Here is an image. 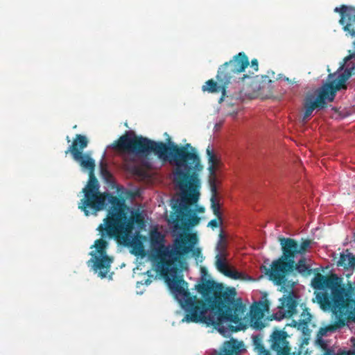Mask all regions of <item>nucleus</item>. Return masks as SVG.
Returning a JSON list of instances; mask_svg holds the SVG:
<instances>
[{
	"mask_svg": "<svg viewBox=\"0 0 355 355\" xmlns=\"http://www.w3.org/2000/svg\"><path fill=\"white\" fill-rule=\"evenodd\" d=\"M121 157L124 168L139 175L141 168H151L154 164L150 158L154 152L160 160L171 166L173 180L178 198L171 200H198L200 182L198 178L202 166L196 149L190 144L178 146L156 142L143 137H137L132 130H127L118 140L107 146Z\"/></svg>",
	"mask_w": 355,
	"mask_h": 355,
	"instance_id": "1",
	"label": "nucleus"
},
{
	"mask_svg": "<svg viewBox=\"0 0 355 355\" xmlns=\"http://www.w3.org/2000/svg\"><path fill=\"white\" fill-rule=\"evenodd\" d=\"M205 275V270L202 269L198 284L195 285L205 304L190 296L188 284L184 280H167L171 293L185 312L182 322L214 326L223 336L241 329L240 321L245 306L241 297H236L235 288L225 287L220 283L207 279Z\"/></svg>",
	"mask_w": 355,
	"mask_h": 355,
	"instance_id": "2",
	"label": "nucleus"
},
{
	"mask_svg": "<svg viewBox=\"0 0 355 355\" xmlns=\"http://www.w3.org/2000/svg\"><path fill=\"white\" fill-rule=\"evenodd\" d=\"M126 201H81L78 208L85 216L95 215L105 210L109 205L107 217L97 230L102 238H112L123 234L121 243L131 248V253L139 256L143 252L140 232L146 227L144 216L139 209H134L125 205Z\"/></svg>",
	"mask_w": 355,
	"mask_h": 355,
	"instance_id": "3",
	"label": "nucleus"
},
{
	"mask_svg": "<svg viewBox=\"0 0 355 355\" xmlns=\"http://www.w3.org/2000/svg\"><path fill=\"white\" fill-rule=\"evenodd\" d=\"M198 201H170L172 207L178 206L177 217L170 222L171 234L175 238L173 243L164 245L153 257L157 261L156 266L164 272H170L175 277L177 267L180 260L187 253L193 251L196 245L195 236L188 234L183 236L186 230H189L198 221L196 213L191 211L188 205Z\"/></svg>",
	"mask_w": 355,
	"mask_h": 355,
	"instance_id": "4",
	"label": "nucleus"
},
{
	"mask_svg": "<svg viewBox=\"0 0 355 355\" xmlns=\"http://www.w3.org/2000/svg\"><path fill=\"white\" fill-rule=\"evenodd\" d=\"M279 242L282 255L272 262L271 268L262 266L261 270L275 285L285 286L287 282L286 274L293 270L295 255L298 254L297 243L293 239L285 237L279 238Z\"/></svg>",
	"mask_w": 355,
	"mask_h": 355,
	"instance_id": "5",
	"label": "nucleus"
},
{
	"mask_svg": "<svg viewBox=\"0 0 355 355\" xmlns=\"http://www.w3.org/2000/svg\"><path fill=\"white\" fill-rule=\"evenodd\" d=\"M71 155L82 168L85 171H87L89 173L88 182L83 190L85 200H105L98 196L100 186L94 175L95 169L94 159L91 157L89 154H83L81 151H74Z\"/></svg>",
	"mask_w": 355,
	"mask_h": 355,
	"instance_id": "6",
	"label": "nucleus"
},
{
	"mask_svg": "<svg viewBox=\"0 0 355 355\" xmlns=\"http://www.w3.org/2000/svg\"><path fill=\"white\" fill-rule=\"evenodd\" d=\"M107 245V242L103 239L95 241L92 248H95L98 254L94 251L90 252L92 258L87 261V265L92 264V269L102 279L106 277L113 261L105 252Z\"/></svg>",
	"mask_w": 355,
	"mask_h": 355,
	"instance_id": "7",
	"label": "nucleus"
},
{
	"mask_svg": "<svg viewBox=\"0 0 355 355\" xmlns=\"http://www.w3.org/2000/svg\"><path fill=\"white\" fill-rule=\"evenodd\" d=\"M249 64L248 59L243 53H239L229 62H225L218 71L217 80L223 85L230 83L235 73L243 71Z\"/></svg>",
	"mask_w": 355,
	"mask_h": 355,
	"instance_id": "8",
	"label": "nucleus"
},
{
	"mask_svg": "<svg viewBox=\"0 0 355 355\" xmlns=\"http://www.w3.org/2000/svg\"><path fill=\"white\" fill-rule=\"evenodd\" d=\"M346 292L341 283L334 288L329 295L328 293H319L316 298L321 304V306L328 309H340L344 303Z\"/></svg>",
	"mask_w": 355,
	"mask_h": 355,
	"instance_id": "9",
	"label": "nucleus"
},
{
	"mask_svg": "<svg viewBox=\"0 0 355 355\" xmlns=\"http://www.w3.org/2000/svg\"><path fill=\"white\" fill-rule=\"evenodd\" d=\"M208 157L209 184L211 191L210 200H218L217 194L218 180L216 177V171L220 166V158L215 154L212 145H209L206 150Z\"/></svg>",
	"mask_w": 355,
	"mask_h": 355,
	"instance_id": "10",
	"label": "nucleus"
},
{
	"mask_svg": "<svg viewBox=\"0 0 355 355\" xmlns=\"http://www.w3.org/2000/svg\"><path fill=\"white\" fill-rule=\"evenodd\" d=\"M299 296L291 290L286 295L279 300L282 306H286L288 311H286L284 308L280 307L277 311L272 314V318L277 321H281L286 317V315L292 316L297 312L296 308L297 305V300Z\"/></svg>",
	"mask_w": 355,
	"mask_h": 355,
	"instance_id": "11",
	"label": "nucleus"
},
{
	"mask_svg": "<svg viewBox=\"0 0 355 355\" xmlns=\"http://www.w3.org/2000/svg\"><path fill=\"white\" fill-rule=\"evenodd\" d=\"M258 304H261L263 309H267L268 306L262 301H259ZM264 309H261L256 305H252L250 310V320L251 326L257 331H261L265 327V324L261 320L263 317Z\"/></svg>",
	"mask_w": 355,
	"mask_h": 355,
	"instance_id": "12",
	"label": "nucleus"
},
{
	"mask_svg": "<svg viewBox=\"0 0 355 355\" xmlns=\"http://www.w3.org/2000/svg\"><path fill=\"white\" fill-rule=\"evenodd\" d=\"M242 343H239L236 340H230V341L225 342L223 346L220 350H213L210 355H239L242 351Z\"/></svg>",
	"mask_w": 355,
	"mask_h": 355,
	"instance_id": "13",
	"label": "nucleus"
},
{
	"mask_svg": "<svg viewBox=\"0 0 355 355\" xmlns=\"http://www.w3.org/2000/svg\"><path fill=\"white\" fill-rule=\"evenodd\" d=\"M164 235L157 230H152L149 233L148 243L151 254L156 253L165 245Z\"/></svg>",
	"mask_w": 355,
	"mask_h": 355,
	"instance_id": "14",
	"label": "nucleus"
},
{
	"mask_svg": "<svg viewBox=\"0 0 355 355\" xmlns=\"http://www.w3.org/2000/svg\"><path fill=\"white\" fill-rule=\"evenodd\" d=\"M287 333L282 330H275L270 336L271 349L279 351L285 346H288V342L286 340Z\"/></svg>",
	"mask_w": 355,
	"mask_h": 355,
	"instance_id": "15",
	"label": "nucleus"
},
{
	"mask_svg": "<svg viewBox=\"0 0 355 355\" xmlns=\"http://www.w3.org/2000/svg\"><path fill=\"white\" fill-rule=\"evenodd\" d=\"M311 317L309 309H305L301 314L302 319L298 321L293 320L291 325L297 327V329L300 330L305 336H309L311 330L309 329L308 323L311 321Z\"/></svg>",
	"mask_w": 355,
	"mask_h": 355,
	"instance_id": "16",
	"label": "nucleus"
},
{
	"mask_svg": "<svg viewBox=\"0 0 355 355\" xmlns=\"http://www.w3.org/2000/svg\"><path fill=\"white\" fill-rule=\"evenodd\" d=\"M224 238V235L223 233L219 234V239L216 245V250H218V254L216 256V266L218 271L225 275V272L227 271V263L225 259L223 257L222 252L220 250V245Z\"/></svg>",
	"mask_w": 355,
	"mask_h": 355,
	"instance_id": "17",
	"label": "nucleus"
},
{
	"mask_svg": "<svg viewBox=\"0 0 355 355\" xmlns=\"http://www.w3.org/2000/svg\"><path fill=\"white\" fill-rule=\"evenodd\" d=\"M337 266L344 268H352L355 266V256L346 250L342 252L337 261Z\"/></svg>",
	"mask_w": 355,
	"mask_h": 355,
	"instance_id": "18",
	"label": "nucleus"
},
{
	"mask_svg": "<svg viewBox=\"0 0 355 355\" xmlns=\"http://www.w3.org/2000/svg\"><path fill=\"white\" fill-rule=\"evenodd\" d=\"M87 144L88 141L85 136L77 135L72 145L69 146L67 153L70 152L72 154L74 151H81L87 146Z\"/></svg>",
	"mask_w": 355,
	"mask_h": 355,
	"instance_id": "19",
	"label": "nucleus"
},
{
	"mask_svg": "<svg viewBox=\"0 0 355 355\" xmlns=\"http://www.w3.org/2000/svg\"><path fill=\"white\" fill-rule=\"evenodd\" d=\"M107 152L106 150L104 151L102 158L99 163V168H100V173L102 175V177L107 181L110 182L112 180V174L109 171L107 168V166L106 163L105 162V159L106 157Z\"/></svg>",
	"mask_w": 355,
	"mask_h": 355,
	"instance_id": "20",
	"label": "nucleus"
},
{
	"mask_svg": "<svg viewBox=\"0 0 355 355\" xmlns=\"http://www.w3.org/2000/svg\"><path fill=\"white\" fill-rule=\"evenodd\" d=\"M218 83L220 85L218 86L217 83L214 82L212 80H209L206 83V85H204L202 87L203 91H208L209 92H216L218 91H222L223 94H224L225 92V89L224 88L225 85H223L218 80Z\"/></svg>",
	"mask_w": 355,
	"mask_h": 355,
	"instance_id": "21",
	"label": "nucleus"
},
{
	"mask_svg": "<svg viewBox=\"0 0 355 355\" xmlns=\"http://www.w3.org/2000/svg\"><path fill=\"white\" fill-rule=\"evenodd\" d=\"M339 280L340 279L337 277L329 278L324 276L322 291L327 293L326 291L329 289L331 291L340 283Z\"/></svg>",
	"mask_w": 355,
	"mask_h": 355,
	"instance_id": "22",
	"label": "nucleus"
},
{
	"mask_svg": "<svg viewBox=\"0 0 355 355\" xmlns=\"http://www.w3.org/2000/svg\"><path fill=\"white\" fill-rule=\"evenodd\" d=\"M296 270L300 274L307 272L309 275H310L312 272L311 266L306 264L304 257H302L298 261V263L296 266Z\"/></svg>",
	"mask_w": 355,
	"mask_h": 355,
	"instance_id": "23",
	"label": "nucleus"
},
{
	"mask_svg": "<svg viewBox=\"0 0 355 355\" xmlns=\"http://www.w3.org/2000/svg\"><path fill=\"white\" fill-rule=\"evenodd\" d=\"M253 343L255 349L259 352V355H270L269 352L261 344V340L258 335L253 336Z\"/></svg>",
	"mask_w": 355,
	"mask_h": 355,
	"instance_id": "24",
	"label": "nucleus"
},
{
	"mask_svg": "<svg viewBox=\"0 0 355 355\" xmlns=\"http://www.w3.org/2000/svg\"><path fill=\"white\" fill-rule=\"evenodd\" d=\"M324 276L318 273L311 281V286L318 291H322L323 289L324 284Z\"/></svg>",
	"mask_w": 355,
	"mask_h": 355,
	"instance_id": "25",
	"label": "nucleus"
},
{
	"mask_svg": "<svg viewBox=\"0 0 355 355\" xmlns=\"http://www.w3.org/2000/svg\"><path fill=\"white\" fill-rule=\"evenodd\" d=\"M117 193L121 198V200H135L132 193L123 187L117 189Z\"/></svg>",
	"mask_w": 355,
	"mask_h": 355,
	"instance_id": "26",
	"label": "nucleus"
},
{
	"mask_svg": "<svg viewBox=\"0 0 355 355\" xmlns=\"http://www.w3.org/2000/svg\"><path fill=\"white\" fill-rule=\"evenodd\" d=\"M311 248V241L308 239L303 241L300 245L297 244L298 254L303 255L304 252Z\"/></svg>",
	"mask_w": 355,
	"mask_h": 355,
	"instance_id": "27",
	"label": "nucleus"
},
{
	"mask_svg": "<svg viewBox=\"0 0 355 355\" xmlns=\"http://www.w3.org/2000/svg\"><path fill=\"white\" fill-rule=\"evenodd\" d=\"M211 207L214 214L216 216L219 220L221 221L222 213L220 211V201H211Z\"/></svg>",
	"mask_w": 355,
	"mask_h": 355,
	"instance_id": "28",
	"label": "nucleus"
},
{
	"mask_svg": "<svg viewBox=\"0 0 355 355\" xmlns=\"http://www.w3.org/2000/svg\"><path fill=\"white\" fill-rule=\"evenodd\" d=\"M225 275L233 279H240L243 277V273L235 270H228L225 272Z\"/></svg>",
	"mask_w": 355,
	"mask_h": 355,
	"instance_id": "29",
	"label": "nucleus"
},
{
	"mask_svg": "<svg viewBox=\"0 0 355 355\" xmlns=\"http://www.w3.org/2000/svg\"><path fill=\"white\" fill-rule=\"evenodd\" d=\"M222 223H223V219L221 218V222H220V220H219L218 218H217V219L215 218V219L210 220L207 226L214 229V228H216L218 227H221ZM221 233H223L222 227H220V234ZM223 234L224 235V234Z\"/></svg>",
	"mask_w": 355,
	"mask_h": 355,
	"instance_id": "30",
	"label": "nucleus"
},
{
	"mask_svg": "<svg viewBox=\"0 0 355 355\" xmlns=\"http://www.w3.org/2000/svg\"><path fill=\"white\" fill-rule=\"evenodd\" d=\"M316 342L322 349L327 350V349L329 348L326 341L322 338V337L317 336Z\"/></svg>",
	"mask_w": 355,
	"mask_h": 355,
	"instance_id": "31",
	"label": "nucleus"
},
{
	"mask_svg": "<svg viewBox=\"0 0 355 355\" xmlns=\"http://www.w3.org/2000/svg\"><path fill=\"white\" fill-rule=\"evenodd\" d=\"M330 330L329 327H321L320 328L317 336L323 337L327 335L328 331Z\"/></svg>",
	"mask_w": 355,
	"mask_h": 355,
	"instance_id": "32",
	"label": "nucleus"
},
{
	"mask_svg": "<svg viewBox=\"0 0 355 355\" xmlns=\"http://www.w3.org/2000/svg\"><path fill=\"white\" fill-rule=\"evenodd\" d=\"M339 355H355V350L349 349L345 350L340 349L338 351Z\"/></svg>",
	"mask_w": 355,
	"mask_h": 355,
	"instance_id": "33",
	"label": "nucleus"
},
{
	"mask_svg": "<svg viewBox=\"0 0 355 355\" xmlns=\"http://www.w3.org/2000/svg\"><path fill=\"white\" fill-rule=\"evenodd\" d=\"M290 349L288 346H285L283 349H279L277 352V355H289Z\"/></svg>",
	"mask_w": 355,
	"mask_h": 355,
	"instance_id": "34",
	"label": "nucleus"
},
{
	"mask_svg": "<svg viewBox=\"0 0 355 355\" xmlns=\"http://www.w3.org/2000/svg\"><path fill=\"white\" fill-rule=\"evenodd\" d=\"M323 355H339V353H336L334 349L330 347L327 349Z\"/></svg>",
	"mask_w": 355,
	"mask_h": 355,
	"instance_id": "35",
	"label": "nucleus"
},
{
	"mask_svg": "<svg viewBox=\"0 0 355 355\" xmlns=\"http://www.w3.org/2000/svg\"><path fill=\"white\" fill-rule=\"evenodd\" d=\"M251 67L253 68L254 71H258V62L256 59L252 60L251 62Z\"/></svg>",
	"mask_w": 355,
	"mask_h": 355,
	"instance_id": "36",
	"label": "nucleus"
},
{
	"mask_svg": "<svg viewBox=\"0 0 355 355\" xmlns=\"http://www.w3.org/2000/svg\"><path fill=\"white\" fill-rule=\"evenodd\" d=\"M278 80H279L280 81H286L288 83L293 84V83L291 82V80L288 79V78H286V76L282 74L279 75Z\"/></svg>",
	"mask_w": 355,
	"mask_h": 355,
	"instance_id": "37",
	"label": "nucleus"
},
{
	"mask_svg": "<svg viewBox=\"0 0 355 355\" xmlns=\"http://www.w3.org/2000/svg\"><path fill=\"white\" fill-rule=\"evenodd\" d=\"M350 342L352 343V345L353 347V350H355V337H351Z\"/></svg>",
	"mask_w": 355,
	"mask_h": 355,
	"instance_id": "38",
	"label": "nucleus"
},
{
	"mask_svg": "<svg viewBox=\"0 0 355 355\" xmlns=\"http://www.w3.org/2000/svg\"><path fill=\"white\" fill-rule=\"evenodd\" d=\"M151 282L152 281L150 279H146L144 284L146 285H149L151 283Z\"/></svg>",
	"mask_w": 355,
	"mask_h": 355,
	"instance_id": "39",
	"label": "nucleus"
},
{
	"mask_svg": "<svg viewBox=\"0 0 355 355\" xmlns=\"http://www.w3.org/2000/svg\"><path fill=\"white\" fill-rule=\"evenodd\" d=\"M107 200H119V198H117L116 197H111V198H108Z\"/></svg>",
	"mask_w": 355,
	"mask_h": 355,
	"instance_id": "40",
	"label": "nucleus"
},
{
	"mask_svg": "<svg viewBox=\"0 0 355 355\" xmlns=\"http://www.w3.org/2000/svg\"><path fill=\"white\" fill-rule=\"evenodd\" d=\"M308 340H309V338L304 339V340L303 341V343H307Z\"/></svg>",
	"mask_w": 355,
	"mask_h": 355,
	"instance_id": "41",
	"label": "nucleus"
},
{
	"mask_svg": "<svg viewBox=\"0 0 355 355\" xmlns=\"http://www.w3.org/2000/svg\"><path fill=\"white\" fill-rule=\"evenodd\" d=\"M353 321L355 322V314L354 315V317H353Z\"/></svg>",
	"mask_w": 355,
	"mask_h": 355,
	"instance_id": "42",
	"label": "nucleus"
},
{
	"mask_svg": "<svg viewBox=\"0 0 355 355\" xmlns=\"http://www.w3.org/2000/svg\"><path fill=\"white\" fill-rule=\"evenodd\" d=\"M139 284H143V283H142V282H137V285H139Z\"/></svg>",
	"mask_w": 355,
	"mask_h": 355,
	"instance_id": "43",
	"label": "nucleus"
},
{
	"mask_svg": "<svg viewBox=\"0 0 355 355\" xmlns=\"http://www.w3.org/2000/svg\"><path fill=\"white\" fill-rule=\"evenodd\" d=\"M67 141L68 142H70V139H69V137H67Z\"/></svg>",
	"mask_w": 355,
	"mask_h": 355,
	"instance_id": "44",
	"label": "nucleus"
},
{
	"mask_svg": "<svg viewBox=\"0 0 355 355\" xmlns=\"http://www.w3.org/2000/svg\"><path fill=\"white\" fill-rule=\"evenodd\" d=\"M159 202H162V204H164V201H163V200H161Z\"/></svg>",
	"mask_w": 355,
	"mask_h": 355,
	"instance_id": "45",
	"label": "nucleus"
},
{
	"mask_svg": "<svg viewBox=\"0 0 355 355\" xmlns=\"http://www.w3.org/2000/svg\"><path fill=\"white\" fill-rule=\"evenodd\" d=\"M248 76H245H245H244V77H243V78H248Z\"/></svg>",
	"mask_w": 355,
	"mask_h": 355,
	"instance_id": "46",
	"label": "nucleus"
}]
</instances>
